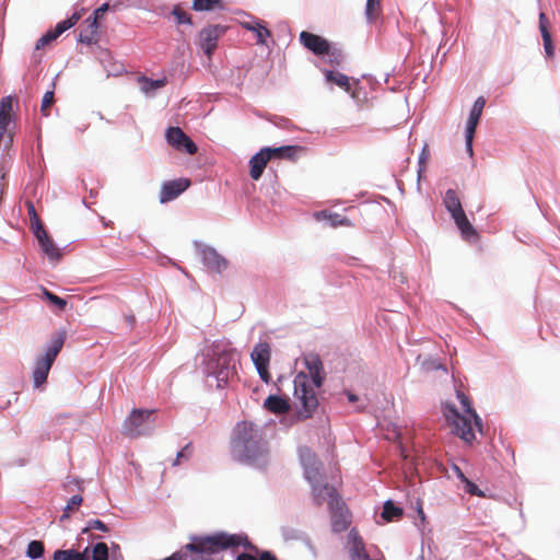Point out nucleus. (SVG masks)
I'll return each instance as SVG.
<instances>
[{
  "label": "nucleus",
  "mask_w": 560,
  "mask_h": 560,
  "mask_svg": "<svg viewBox=\"0 0 560 560\" xmlns=\"http://www.w3.org/2000/svg\"><path fill=\"white\" fill-rule=\"evenodd\" d=\"M304 362L308 373H298L293 384L294 397L301 405L298 411L299 418L308 419L318 408V398L315 388L322 387L326 375L318 354L310 353L305 355Z\"/></svg>",
  "instance_id": "f257e3e1"
},
{
  "label": "nucleus",
  "mask_w": 560,
  "mask_h": 560,
  "mask_svg": "<svg viewBox=\"0 0 560 560\" xmlns=\"http://www.w3.org/2000/svg\"><path fill=\"white\" fill-rule=\"evenodd\" d=\"M231 450L236 460L254 466L265 464L268 454L261 429L248 421H242L234 428Z\"/></svg>",
  "instance_id": "f03ea898"
},
{
  "label": "nucleus",
  "mask_w": 560,
  "mask_h": 560,
  "mask_svg": "<svg viewBox=\"0 0 560 560\" xmlns=\"http://www.w3.org/2000/svg\"><path fill=\"white\" fill-rule=\"evenodd\" d=\"M457 398L460 401L463 413L451 404L443 405V415L452 432L464 440L466 443H472L476 439L475 428L481 430V421L471 406L470 399L462 392H457Z\"/></svg>",
  "instance_id": "7ed1b4c3"
},
{
  "label": "nucleus",
  "mask_w": 560,
  "mask_h": 560,
  "mask_svg": "<svg viewBox=\"0 0 560 560\" xmlns=\"http://www.w3.org/2000/svg\"><path fill=\"white\" fill-rule=\"evenodd\" d=\"M241 546L258 553V548L248 540L246 535L226 532L192 537L191 542L186 545V549L195 553L213 555L229 549L234 550Z\"/></svg>",
  "instance_id": "20e7f679"
},
{
  "label": "nucleus",
  "mask_w": 560,
  "mask_h": 560,
  "mask_svg": "<svg viewBox=\"0 0 560 560\" xmlns=\"http://www.w3.org/2000/svg\"><path fill=\"white\" fill-rule=\"evenodd\" d=\"M300 459L304 468V476L312 486L314 501L317 505H320L326 497H334L335 489L324 483L322 464L315 453L307 447H303L300 450Z\"/></svg>",
  "instance_id": "39448f33"
},
{
  "label": "nucleus",
  "mask_w": 560,
  "mask_h": 560,
  "mask_svg": "<svg viewBox=\"0 0 560 560\" xmlns=\"http://www.w3.org/2000/svg\"><path fill=\"white\" fill-rule=\"evenodd\" d=\"M66 338V330H58L55 332L49 340V345L45 353L36 359L33 370V382L35 387H39L46 383L49 371L63 348Z\"/></svg>",
  "instance_id": "423d86ee"
},
{
  "label": "nucleus",
  "mask_w": 560,
  "mask_h": 560,
  "mask_svg": "<svg viewBox=\"0 0 560 560\" xmlns=\"http://www.w3.org/2000/svg\"><path fill=\"white\" fill-rule=\"evenodd\" d=\"M66 338V330H58L55 332L49 340V345L45 353L36 359L33 370V382L35 387H39L46 383L49 371L63 348Z\"/></svg>",
  "instance_id": "0eeeda50"
},
{
  "label": "nucleus",
  "mask_w": 560,
  "mask_h": 560,
  "mask_svg": "<svg viewBox=\"0 0 560 560\" xmlns=\"http://www.w3.org/2000/svg\"><path fill=\"white\" fill-rule=\"evenodd\" d=\"M238 353L234 349L221 351L217 360L210 365V371L218 382V387H224L228 382L236 375Z\"/></svg>",
  "instance_id": "6e6552de"
},
{
  "label": "nucleus",
  "mask_w": 560,
  "mask_h": 560,
  "mask_svg": "<svg viewBox=\"0 0 560 560\" xmlns=\"http://www.w3.org/2000/svg\"><path fill=\"white\" fill-rule=\"evenodd\" d=\"M444 205L447 211L451 213L462 235L469 240L477 236V232L467 219L457 192L454 189H448L444 196Z\"/></svg>",
  "instance_id": "1a4fd4ad"
},
{
  "label": "nucleus",
  "mask_w": 560,
  "mask_h": 560,
  "mask_svg": "<svg viewBox=\"0 0 560 560\" xmlns=\"http://www.w3.org/2000/svg\"><path fill=\"white\" fill-rule=\"evenodd\" d=\"M252 360L258 371L260 378L265 383H269L271 381V375L269 373V363L271 358L270 346L267 342L257 343L252 353Z\"/></svg>",
  "instance_id": "9d476101"
},
{
  "label": "nucleus",
  "mask_w": 560,
  "mask_h": 560,
  "mask_svg": "<svg viewBox=\"0 0 560 560\" xmlns=\"http://www.w3.org/2000/svg\"><path fill=\"white\" fill-rule=\"evenodd\" d=\"M153 410L133 409L130 416L124 422V434L130 438H137L143 433V427L149 418L153 415Z\"/></svg>",
  "instance_id": "9b49d317"
},
{
  "label": "nucleus",
  "mask_w": 560,
  "mask_h": 560,
  "mask_svg": "<svg viewBox=\"0 0 560 560\" xmlns=\"http://www.w3.org/2000/svg\"><path fill=\"white\" fill-rule=\"evenodd\" d=\"M226 31L222 25H209L202 28L199 33V44L205 54L210 58L217 49L218 40L224 35Z\"/></svg>",
  "instance_id": "f8f14e48"
},
{
  "label": "nucleus",
  "mask_w": 560,
  "mask_h": 560,
  "mask_svg": "<svg viewBox=\"0 0 560 560\" xmlns=\"http://www.w3.org/2000/svg\"><path fill=\"white\" fill-rule=\"evenodd\" d=\"M80 19L81 14L79 12H74L70 18L59 22L54 30L48 31L40 38L37 39L35 50H39L44 48L46 45L57 39L63 32L74 26Z\"/></svg>",
  "instance_id": "ddd939ff"
},
{
  "label": "nucleus",
  "mask_w": 560,
  "mask_h": 560,
  "mask_svg": "<svg viewBox=\"0 0 560 560\" xmlns=\"http://www.w3.org/2000/svg\"><path fill=\"white\" fill-rule=\"evenodd\" d=\"M166 140L175 149L191 155L198 150L192 140L179 127H170L166 130Z\"/></svg>",
  "instance_id": "4468645a"
},
{
  "label": "nucleus",
  "mask_w": 560,
  "mask_h": 560,
  "mask_svg": "<svg viewBox=\"0 0 560 560\" xmlns=\"http://www.w3.org/2000/svg\"><path fill=\"white\" fill-rule=\"evenodd\" d=\"M301 44L317 56L329 54V43L324 37L303 31L300 34Z\"/></svg>",
  "instance_id": "2eb2a0df"
},
{
  "label": "nucleus",
  "mask_w": 560,
  "mask_h": 560,
  "mask_svg": "<svg viewBox=\"0 0 560 560\" xmlns=\"http://www.w3.org/2000/svg\"><path fill=\"white\" fill-rule=\"evenodd\" d=\"M190 186V180L186 178H178L165 182L160 191V202L165 203L177 198Z\"/></svg>",
  "instance_id": "dca6fc26"
},
{
  "label": "nucleus",
  "mask_w": 560,
  "mask_h": 560,
  "mask_svg": "<svg viewBox=\"0 0 560 560\" xmlns=\"http://www.w3.org/2000/svg\"><path fill=\"white\" fill-rule=\"evenodd\" d=\"M36 238L43 249V252L51 259L60 258L59 248L55 245L54 241L49 237L48 233L42 226L37 224L34 231Z\"/></svg>",
  "instance_id": "f3484780"
},
{
  "label": "nucleus",
  "mask_w": 560,
  "mask_h": 560,
  "mask_svg": "<svg viewBox=\"0 0 560 560\" xmlns=\"http://www.w3.org/2000/svg\"><path fill=\"white\" fill-rule=\"evenodd\" d=\"M202 261L209 269L219 273L228 267V260L210 247L202 250Z\"/></svg>",
  "instance_id": "a211bd4d"
},
{
  "label": "nucleus",
  "mask_w": 560,
  "mask_h": 560,
  "mask_svg": "<svg viewBox=\"0 0 560 560\" xmlns=\"http://www.w3.org/2000/svg\"><path fill=\"white\" fill-rule=\"evenodd\" d=\"M270 161L269 156L265 152L264 148L259 150L255 155H253L249 160V175L252 179L258 180L268 162Z\"/></svg>",
  "instance_id": "6ab92c4d"
},
{
  "label": "nucleus",
  "mask_w": 560,
  "mask_h": 560,
  "mask_svg": "<svg viewBox=\"0 0 560 560\" xmlns=\"http://www.w3.org/2000/svg\"><path fill=\"white\" fill-rule=\"evenodd\" d=\"M270 160H295L298 153L302 150L299 145H282L279 148H264Z\"/></svg>",
  "instance_id": "aec40b11"
},
{
  "label": "nucleus",
  "mask_w": 560,
  "mask_h": 560,
  "mask_svg": "<svg viewBox=\"0 0 560 560\" xmlns=\"http://www.w3.org/2000/svg\"><path fill=\"white\" fill-rule=\"evenodd\" d=\"M539 31L542 37L546 56L552 58L555 56V46L550 34V22L544 12L539 14Z\"/></svg>",
  "instance_id": "412c9836"
},
{
  "label": "nucleus",
  "mask_w": 560,
  "mask_h": 560,
  "mask_svg": "<svg viewBox=\"0 0 560 560\" xmlns=\"http://www.w3.org/2000/svg\"><path fill=\"white\" fill-rule=\"evenodd\" d=\"M98 22L95 19L88 18L79 34V40L81 43L92 45L98 40Z\"/></svg>",
  "instance_id": "4be33fe9"
},
{
  "label": "nucleus",
  "mask_w": 560,
  "mask_h": 560,
  "mask_svg": "<svg viewBox=\"0 0 560 560\" xmlns=\"http://www.w3.org/2000/svg\"><path fill=\"white\" fill-rule=\"evenodd\" d=\"M264 407L268 411L276 415H283L290 410V404L288 399L276 395L268 396L264 402Z\"/></svg>",
  "instance_id": "5701e85b"
},
{
  "label": "nucleus",
  "mask_w": 560,
  "mask_h": 560,
  "mask_svg": "<svg viewBox=\"0 0 560 560\" xmlns=\"http://www.w3.org/2000/svg\"><path fill=\"white\" fill-rule=\"evenodd\" d=\"M350 537H351V547H350L349 553H350L351 560L368 559L369 555L366 553L365 546H364L362 538L359 535L353 534L352 532L350 533Z\"/></svg>",
  "instance_id": "b1692460"
},
{
  "label": "nucleus",
  "mask_w": 560,
  "mask_h": 560,
  "mask_svg": "<svg viewBox=\"0 0 560 560\" xmlns=\"http://www.w3.org/2000/svg\"><path fill=\"white\" fill-rule=\"evenodd\" d=\"M242 26L247 31L255 33L257 44L265 45L267 43V38L271 36L270 31L259 21L243 22Z\"/></svg>",
  "instance_id": "393cba45"
},
{
  "label": "nucleus",
  "mask_w": 560,
  "mask_h": 560,
  "mask_svg": "<svg viewBox=\"0 0 560 560\" xmlns=\"http://www.w3.org/2000/svg\"><path fill=\"white\" fill-rule=\"evenodd\" d=\"M138 83L141 91L145 94L154 92L155 90L162 89L167 84L166 78L152 80L148 77L141 75L138 78Z\"/></svg>",
  "instance_id": "a878e982"
},
{
  "label": "nucleus",
  "mask_w": 560,
  "mask_h": 560,
  "mask_svg": "<svg viewBox=\"0 0 560 560\" xmlns=\"http://www.w3.org/2000/svg\"><path fill=\"white\" fill-rule=\"evenodd\" d=\"M191 9L195 11L223 10V0H194Z\"/></svg>",
  "instance_id": "bb28decb"
},
{
  "label": "nucleus",
  "mask_w": 560,
  "mask_h": 560,
  "mask_svg": "<svg viewBox=\"0 0 560 560\" xmlns=\"http://www.w3.org/2000/svg\"><path fill=\"white\" fill-rule=\"evenodd\" d=\"M325 77L328 82L335 83L336 85L342 88L345 91L350 92L351 84L348 75L340 72L327 71Z\"/></svg>",
  "instance_id": "cd10ccee"
},
{
  "label": "nucleus",
  "mask_w": 560,
  "mask_h": 560,
  "mask_svg": "<svg viewBox=\"0 0 560 560\" xmlns=\"http://www.w3.org/2000/svg\"><path fill=\"white\" fill-rule=\"evenodd\" d=\"M88 548L83 552L74 550H56L54 552V560H89L85 556Z\"/></svg>",
  "instance_id": "c85d7f7f"
},
{
  "label": "nucleus",
  "mask_w": 560,
  "mask_h": 560,
  "mask_svg": "<svg viewBox=\"0 0 560 560\" xmlns=\"http://www.w3.org/2000/svg\"><path fill=\"white\" fill-rule=\"evenodd\" d=\"M322 215L328 220L329 225L332 228H338V226H342V225L343 226L351 225V221L347 217H343L341 214H338V213L327 214L324 211L316 214L317 219H319Z\"/></svg>",
  "instance_id": "c756f323"
},
{
  "label": "nucleus",
  "mask_w": 560,
  "mask_h": 560,
  "mask_svg": "<svg viewBox=\"0 0 560 560\" xmlns=\"http://www.w3.org/2000/svg\"><path fill=\"white\" fill-rule=\"evenodd\" d=\"M402 515V510L398 506H395L392 501H387L384 504L382 517L387 521L392 522L397 517H400Z\"/></svg>",
  "instance_id": "7c9ffc66"
},
{
  "label": "nucleus",
  "mask_w": 560,
  "mask_h": 560,
  "mask_svg": "<svg viewBox=\"0 0 560 560\" xmlns=\"http://www.w3.org/2000/svg\"><path fill=\"white\" fill-rule=\"evenodd\" d=\"M381 12L382 8L380 0H366L365 15L370 22L376 21Z\"/></svg>",
  "instance_id": "2f4dec72"
},
{
  "label": "nucleus",
  "mask_w": 560,
  "mask_h": 560,
  "mask_svg": "<svg viewBox=\"0 0 560 560\" xmlns=\"http://www.w3.org/2000/svg\"><path fill=\"white\" fill-rule=\"evenodd\" d=\"M44 553V544L39 540H33L27 546L26 555L31 559H38Z\"/></svg>",
  "instance_id": "473e14b6"
},
{
  "label": "nucleus",
  "mask_w": 560,
  "mask_h": 560,
  "mask_svg": "<svg viewBox=\"0 0 560 560\" xmlns=\"http://www.w3.org/2000/svg\"><path fill=\"white\" fill-rule=\"evenodd\" d=\"M172 15L175 18L176 20V23L178 25L180 24H187V25H191L192 24V21H191V16L190 14H188L186 11H184L180 7L176 5L173 11H172Z\"/></svg>",
  "instance_id": "72a5a7b5"
},
{
  "label": "nucleus",
  "mask_w": 560,
  "mask_h": 560,
  "mask_svg": "<svg viewBox=\"0 0 560 560\" xmlns=\"http://www.w3.org/2000/svg\"><path fill=\"white\" fill-rule=\"evenodd\" d=\"M55 103L54 91H47L42 100L40 112L43 116L48 117L50 115V107Z\"/></svg>",
  "instance_id": "f704fd0d"
},
{
  "label": "nucleus",
  "mask_w": 560,
  "mask_h": 560,
  "mask_svg": "<svg viewBox=\"0 0 560 560\" xmlns=\"http://www.w3.org/2000/svg\"><path fill=\"white\" fill-rule=\"evenodd\" d=\"M194 447L191 443L186 444L176 455L173 466H178L184 460H189L192 456Z\"/></svg>",
  "instance_id": "c9c22d12"
},
{
  "label": "nucleus",
  "mask_w": 560,
  "mask_h": 560,
  "mask_svg": "<svg viewBox=\"0 0 560 560\" xmlns=\"http://www.w3.org/2000/svg\"><path fill=\"white\" fill-rule=\"evenodd\" d=\"M92 560H108V547L105 542H97L93 547Z\"/></svg>",
  "instance_id": "e433bc0d"
},
{
  "label": "nucleus",
  "mask_w": 560,
  "mask_h": 560,
  "mask_svg": "<svg viewBox=\"0 0 560 560\" xmlns=\"http://www.w3.org/2000/svg\"><path fill=\"white\" fill-rule=\"evenodd\" d=\"M43 295L47 299L51 304L56 305L59 310H65L67 306V301L43 288Z\"/></svg>",
  "instance_id": "4c0bfd02"
},
{
  "label": "nucleus",
  "mask_w": 560,
  "mask_h": 560,
  "mask_svg": "<svg viewBox=\"0 0 560 560\" xmlns=\"http://www.w3.org/2000/svg\"><path fill=\"white\" fill-rule=\"evenodd\" d=\"M485 105H486V100L485 97L482 96H479L474 105H472V108L470 110V114H469V117L471 118H477L480 120V117H481V114H482V110L485 108Z\"/></svg>",
  "instance_id": "58836bf2"
},
{
  "label": "nucleus",
  "mask_w": 560,
  "mask_h": 560,
  "mask_svg": "<svg viewBox=\"0 0 560 560\" xmlns=\"http://www.w3.org/2000/svg\"><path fill=\"white\" fill-rule=\"evenodd\" d=\"M82 501H83V498L79 494L71 497L66 509H65V512H63V515L61 516V518L69 517V512L79 508L81 505Z\"/></svg>",
  "instance_id": "ea45409f"
},
{
  "label": "nucleus",
  "mask_w": 560,
  "mask_h": 560,
  "mask_svg": "<svg viewBox=\"0 0 560 560\" xmlns=\"http://www.w3.org/2000/svg\"><path fill=\"white\" fill-rule=\"evenodd\" d=\"M331 65L339 66L343 60V55L339 49H331L329 46V54H326Z\"/></svg>",
  "instance_id": "a19ab883"
},
{
  "label": "nucleus",
  "mask_w": 560,
  "mask_h": 560,
  "mask_svg": "<svg viewBox=\"0 0 560 560\" xmlns=\"http://www.w3.org/2000/svg\"><path fill=\"white\" fill-rule=\"evenodd\" d=\"M91 529H98V530H102V532H108V527L106 526V524H104L102 521L100 520H92L89 522L88 524V527L83 529V533L85 532H89Z\"/></svg>",
  "instance_id": "79ce46f5"
},
{
  "label": "nucleus",
  "mask_w": 560,
  "mask_h": 560,
  "mask_svg": "<svg viewBox=\"0 0 560 560\" xmlns=\"http://www.w3.org/2000/svg\"><path fill=\"white\" fill-rule=\"evenodd\" d=\"M478 124H479V119L471 118V117L468 118L467 127H466V137H469V138L475 137V132H476V128H477Z\"/></svg>",
  "instance_id": "37998d69"
},
{
  "label": "nucleus",
  "mask_w": 560,
  "mask_h": 560,
  "mask_svg": "<svg viewBox=\"0 0 560 560\" xmlns=\"http://www.w3.org/2000/svg\"><path fill=\"white\" fill-rule=\"evenodd\" d=\"M478 124H479V119L471 118V117L468 118L467 127H466V137H469V138L475 137V132H476V128H477Z\"/></svg>",
  "instance_id": "c03bdc74"
},
{
  "label": "nucleus",
  "mask_w": 560,
  "mask_h": 560,
  "mask_svg": "<svg viewBox=\"0 0 560 560\" xmlns=\"http://www.w3.org/2000/svg\"><path fill=\"white\" fill-rule=\"evenodd\" d=\"M348 524L349 523L346 520H338V518L334 517L332 524H331L332 530L336 532V533H340L342 530H346L347 527H348Z\"/></svg>",
  "instance_id": "a18cd8bd"
},
{
  "label": "nucleus",
  "mask_w": 560,
  "mask_h": 560,
  "mask_svg": "<svg viewBox=\"0 0 560 560\" xmlns=\"http://www.w3.org/2000/svg\"><path fill=\"white\" fill-rule=\"evenodd\" d=\"M108 9H109V4L103 3L100 8H97L94 11L93 16H91V18L95 19V21L98 22V20L103 19L104 14L108 11Z\"/></svg>",
  "instance_id": "49530a36"
},
{
  "label": "nucleus",
  "mask_w": 560,
  "mask_h": 560,
  "mask_svg": "<svg viewBox=\"0 0 560 560\" xmlns=\"http://www.w3.org/2000/svg\"><path fill=\"white\" fill-rule=\"evenodd\" d=\"M465 489L468 493L474 495L482 497V492L478 489V487L471 482L469 479L465 482Z\"/></svg>",
  "instance_id": "de8ad7c7"
},
{
  "label": "nucleus",
  "mask_w": 560,
  "mask_h": 560,
  "mask_svg": "<svg viewBox=\"0 0 560 560\" xmlns=\"http://www.w3.org/2000/svg\"><path fill=\"white\" fill-rule=\"evenodd\" d=\"M124 320L126 322L128 328L132 329L136 324V317L133 314H126L124 316Z\"/></svg>",
  "instance_id": "09e8293b"
},
{
  "label": "nucleus",
  "mask_w": 560,
  "mask_h": 560,
  "mask_svg": "<svg viewBox=\"0 0 560 560\" xmlns=\"http://www.w3.org/2000/svg\"><path fill=\"white\" fill-rule=\"evenodd\" d=\"M466 138V150L469 156H472L474 150H472V141L474 138L465 137Z\"/></svg>",
  "instance_id": "8fccbe9b"
},
{
  "label": "nucleus",
  "mask_w": 560,
  "mask_h": 560,
  "mask_svg": "<svg viewBox=\"0 0 560 560\" xmlns=\"http://www.w3.org/2000/svg\"><path fill=\"white\" fill-rule=\"evenodd\" d=\"M259 560H277V558L269 551H262L259 553Z\"/></svg>",
  "instance_id": "3c124183"
},
{
  "label": "nucleus",
  "mask_w": 560,
  "mask_h": 560,
  "mask_svg": "<svg viewBox=\"0 0 560 560\" xmlns=\"http://www.w3.org/2000/svg\"><path fill=\"white\" fill-rule=\"evenodd\" d=\"M236 560H257V558L253 555L244 552V553L238 555Z\"/></svg>",
  "instance_id": "603ef678"
},
{
  "label": "nucleus",
  "mask_w": 560,
  "mask_h": 560,
  "mask_svg": "<svg viewBox=\"0 0 560 560\" xmlns=\"http://www.w3.org/2000/svg\"><path fill=\"white\" fill-rule=\"evenodd\" d=\"M455 470L457 472V477L463 481L466 482L468 478L462 472V470L458 467H455Z\"/></svg>",
  "instance_id": "864d4df0"
},
{
  "label": "nucleus",
  "mask_w": 560,
  "mask_h": 560,
  "mask_svg": "<svg viewBox=\"0 0 560 560\" xmlns=\"http://www.w3.org/2000/svg\"><path fill=\"white\" fill-rule=\"evenodd\" d=\"M347 397H348V400H349L350 402H355V401H358V399H359V398H358V396H357L355 394L350 393V392H347Z\"/></svg>",
  "instance_id": "5fc2aeb1"
},
{
  "label": "nucleus",
  "mask_w": 560,
  "mask_h": 560,
  "mask_svg": "<svg viewBox=\"0 0 560 560\" xmlns=\"http://www.w3.org/2000/svg\"><path fill=\"white\" fill-rule=\"evenodd\" d=\"M168 559H174V560H183V557L177 555V553H174L172 555L171 557H168Z\"/></svg>",
  "instance_id": "6e6d98bb"
},
{
  "label": "nucleus",
  "mask_w": 560,
  "mask_h": 560,
  "mask_svg": "<svg viewBox=\"0 0 560 560\" xmlns=\"http://www.w3.org/2000/svg\"><path fill=\"white\" fill-rule=\"evenodd\" d=\"M28 212L33 213L35 215V208H34L33 203H31V202L28 203Z\"/></svg>",
  "instance_id": "4d7b16f0"
},
{
  "label": "nucleus",
  "mask_w": 560,
  "mask_h": 560,
  "mask_svg": "<svg viewBox=\"0 0 560 560\" xmlns=\"http://www.w3.org/2000/svg\"><path fill=\"white\" fill-rule=\"evenodd\" d=\"M164 560H174V559H168V558H166V559H164Z\"/></svg>",
  "instance_id": "13d9d810"
}]
</instances>
